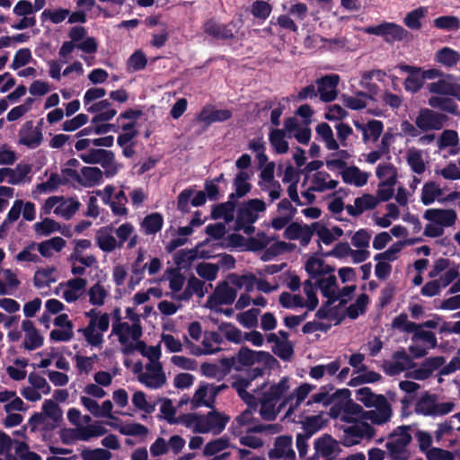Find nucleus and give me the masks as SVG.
I'll return each mask as SVG.
<instances>
[{
	"instance_id": "obj_1",
	"label": "nucleus",
	"mask_w": 460,
	"mask_h": 460,
	"mask_svg": "<svg viewBox=\"0 0 460 460\" xmlns=\"http://www.w3.org/2000/svg\"><path fill=\"white\" fill-rule=\"evenodd\" d=\"M261 375L262 371L261 369L254 368L252 371V378L240 377L233 383V386L239 396L249 406L235 419V422L241 429L240 433L266 431L276 434L280 430L279 425H254L252 423V409L260 403L261 416L267 420L275 419L279 411V407L277 406L279 400L290 390L292 379L284 376L278 383L270 385L258 378Z\"/></svg>"
},
{
	"instance_id": "obj_2",
	"label": "nucleus",
	"mask_w": 460,
	"mask_h": 460,
	"mask_svg": "<svg viewBox=\"0 0 460 460\" xmlns=\"http://www.w3.org/2000/svg\"><path fill=\"white\" fill-rule=\"evenodd\" d=\"M423 218L428 221L423 234L427 237H440L445 228L452 227L458 220L457 212L453 208H429L423 213Z\"/></svg>"
},
{
	"instance_id": "obj_3",
	"label": "nucleus",
	"mask_w": 460,
	"mask_h": 460,
	"mask_svg": "<svg viewBox=\"0 0 460 460\" xmlns=\"http://www.w3.org/2000/svg\"><path fill=\"white\" fill-rule=\"evenodd\" d=\"M228 418L217 411L207 415L186 414L181 417V423L197 433L219 434L226 427Z\"/></svg>"
},
{
	"instance_id": "obj_4",
	"label": "nucleus",
	"mask_w": 460,
	"mask_h": 460,
	"mask_svg": "<svg viewBox=\"0 0 460 460\" xmlns=\"http://www.w3.org/2000/svg\"><path fill=\"white\" fill-rule=\"evenodd\" d=\"M142 336V328L139 323H128V322H115L112 324L110 338L117 341L124 354L135 351Z\"/></svg>"
},
{
	"instance_id": "obj_5",
	"label": "nucleus",
	"mask_w": 460,
	"mask_h": 460,
	"mask_svg": "<svg viewBox=\"0 0 460 460\" xmlns=\"http://www.w3.org/2000/svg\"><path fill=\"white\" fill-rule=\"evenodd\" d=\"M126 366L137 376V381L148 388L158 389L166 382V376L161 362H148L143 365L138 361L131 366L126 362Z\"/></svg>"
},
{
	"instance_id": "obj_6",
	"label": "nucleus",
	"mask_w": 460,
	"mask_h": 460,
	"mask_svg": "<svg viewBox=\"0 0 460 460\" xmlns=\"http://www.w3.org/2000/svg\"><path fill=\"white\" fill-rule=\"evenodd\" d=\"M68 420L75 426V437L83 441H88L93 438H98L106 433V429L102 422H93L84 426L91 420L88 415H82L81 411L75 408H71L67 411Z\"/></svg>"
},
{
	"instance_id": "obj_7",
	"label": "nucleus",
	"mask_w": 460,
	"mask_h": 460,
	"mask_svg": "<svg viewBox=\"0 0 460 460\" xmlns=\"http://www.w3.org/2000/svg\"><path fill=\"white\" fill-rule=\"evenodd\" d=\"M378 180L377 196L383 201L389 200L394 194V187L398 180V170L390 162L380 163L375 170Z\"/></svg>"
},
{
	"instance_id": "obj_8",
	"label": "nucleus",
	"mask_w": 460,
	"mask_h": 460,
	"mask_svg": "<svg viewBox=\"0 0 460 460\" xmlns=\"http://www.w3.org/2000/svg\"><path fill=\"white\" fill-rule=\"evenodd\" d=\"M411 426L397 427L390 436L386 447L392 460H408L411 452L408 446L411 441Z\"/></svg>"
},
{
	"instance_id": "obj_9",
	"label": "nucleus",
	"mask_w": 460,
	"mask_h": 460,
	"mask_svg": "<svg viewBox=\"0 0 460 460\" xmlns=\"http://www.w3.org/2000/svg\"><path fill=\"white\" fill-rule=\"evenodd\" d=\"M265 210V202L259 199H252L242 203L237 211L236 229L243 230L245 234H251L254 229L252 225Z\"/></svg>"
},
{
	"instance_id": "obj_10",
	"label": "nucleus",
	"mask_w": 460,
	"mask_h": 460,
	"mask_svg": "<svg viewBox=\"0 0 460 460\" xmlns=\"http://www.w3.org/2000/svg\"><path fill=\"white\" fill-rule=\"evenodd\" d=\"M80 208V202L74 198L63 196H51L48 198L40 208L42 215L51 213L64 219H70Z\"/></svg>"
},
{
	"instance_id": "obj_11",
	"label": "nucleus",
	"mask_w": 460,
	"mask_h": 460,
	"mask_svg": "<svg viewBox=\"0 0 460 460\" xmlns=\"http://www.w3.org/2000/svg\"><path fill=\"white\" fill-rule=\"evenodd\" d=\"M316 282L323 296L327 298L326 305L318 310L316 315L323 319H333L336 316V312L330 305L337 301V296H339L336 277L333 272H331L316 280Z\"/></svg>"
},
{
	"instance_id": "obj_12",
	"label": "nucleus",
	"mask_w": 460,
	"mask_h": 460,
	"mask_svg": "<svg viewBox=\"0 0 460 460\" xmlns=\"http://www.w3.org/2000/svg\"><path fill=\"white\" fill-rule=\"evenodd\" d=\"M62 416L58 405L52 400H46L42 404V412L33 414L29 420L31 431L52 429Z\"/></svg>"
},
{
	"instance_id": "obj_13",
	"label": "nucleus",
	"mask_w": 460,
	"mask_h": 460,
	"mask_svg": "<svg viewBox=\"0 0 460 460\" xmlns=\"http://www.w3.org/2000/svg\"><path fill=\"white\" fill-rule=\"evenodd\" d=\"M303 290L305 297L284 292L279 296V303L286 308L306 307L308 310H314L318 305L316 288L310 281H305Z\"/></svg>"
},
{
	"instance_id": "obj_14",
	"label": "nucleus",
	"mask_w": 460,
	"mask_h": 460,
	"mask_svg": "<svg viewBox=\"0 0 460 460\" xmlns=\"http://www.w3.org/2000/svg\"><path fill=\"white\" fill-rule=\"evenodd\" d=\"M454 408L453 402H438L435 395L426 394L416 402L415 411L425 416H442L451 412Z\"/></svg>"
},
{
	"instance_id": "obj_15",
	"label": "nucleus",
	"mask_w": 460,
	"mask_h": 460,
	"mask_svg": "<svg viewBox=\"0 0 460 460\" xmlns=\"http://www.w3.org/2000/svg\"><path fill=\"white\" fill-rule=\"evenodd\" d=\"M375 429L364 420L356 421L343 429L342 444L351 447L359 444L363 439H371L375 437Z\"/></svg>"
},
{
	"instance_id": "obj_16",
	"label": "nucleus",
	"mask_w": 460,
	"mask_h": 460,
	"mask_svg": "<svg viewBox=\"0 0 460 460\" xmlns=\"http://www.w3.org/2000/svg\"><path fill=\"white\" fill-rule=\"evenodd\" d=\"M87 280L83 278H73L61 282L56 288L55 293L66 302L75 303L86 292Z\"/></svg>"
},
{
	"instance_id": "obj_17",
	"label": "nucleus",
	"mask_w": 460,
	"mask_h": 460,
	"mask_svg": "<svg viewBox=\"0 0 460 460\" xmlns=\"http://www.w3.org/2000/svg\"><path fill=\"white\" fill-rule=\"evenodd\" d=\"M236 297V290L227 281L219 283L206 302L205 306L218 311L223 305H231Z\"/></svg>"
},
{
	"instance_id": "obj_18",
	"label": "nucleus",
	"mask_w": 460,
	"mask_h": 460,
	"mask_svg": "<svg viewBox=\"0 0 460 460\" xmlns=\"http://www.w3.org/2000/svg\"><path fill=\"white\" fill-rule=\"evenodd\" d=\"M363 31L367 34L381 36L389 43L402 40L407 35V31L402 26L394 22H383L376 26H368Z\"/></svg>"
},
{
	"instance_id": "obj_19",
	"label": "nucleus",
	"mask_w": 460,
	"mask_h": 460,
	"mask_svg": "<svg viewBox=\"0 0 460 460\" xmlns=\"http://www.w3.org/2000/svg\"><path fill=\"white\" fill-rule=\"evenodd\" d=\"M225 385H213L208 384H200L195 391L190 403L192 408L201 406L211 408L217 394L225 389Z\"/></svg>"
},
{
	"instance_id": "obj_20",
	"label": "nucleus",
	"mask_w": 460,
	"mask_h": 460,
	"mask_svg": "<svg viewBox=\"0 0 460 460\" xmlns=\"http://www.w3.org/2000/svg\"><path fill=\"white\" fill-rule=\"evenodd\" d=\"M88 302L95 307H102L111 297V287L104 279H99L86 290Z\"/></svg>"
},
{
	"instance_id": "obj_21",
	"label": "nucleus",
	"mask_w": 460,
	"mask_h": 460,
	"mask_svg": "<svg viewBox=\"0 0 460 460\" xmlns=\"http://www.w3.org/2000/svg\"><path fill=\"white\" fill-rule=\"evenodd\" d=\"M314 447L315 455L326 460H333L341 452L339 442L328 434L316 438L314 442Z\"/></svg>"
},
{
	"instance_id": "obj_22",
	"label": "nucleus",
	"mask_w": 460,
	"mask_h": 460,
	"mask_svg": "<svg viewBox=\"0 0 460 460\" xmlns=\"http://www.w3.org/2000/svg\"><path fill=\"white\" fill-rule=\"evenodd\" d=\"M60 278L58 269L54 265L38 267L33 275V285L36 288L41 289L49 288Z\"/></svg>"
},
{
	"instance_id": "obj_23",
	"label": "nucleus",
	"mask_w": 460,
	"mask_h": 460,
	"mask_svg": "<svg viewBox=\"0 0 460 460\" xmlns=\"http://www.w3.org/2000/svg\"><path fill=\"white\" fill-rule=\"evenodd\" d=\"M353 125L362 133V141L365 144L376 142L384 131L383 122L377 119H370L367 123L354 119Z\"/></svg>"
},
{
	"instance_id": "obj_24",
	"label": "nucleus",
	"mask_w": 460,
	"mask_h": 460,
	"mask_svg": "<svg viewBox=\"0 0 460 460\" xmlns=\"http://www.w3.org/2000/svg\"><path fill=\"white\" fill-rule=\"evenodd\" d=\"M21 327L24 333L22 341V348L24 349L31 351L40 348L43 345L44 338L31 321H22Z\"/></svg>"
},
{
	"instance_id": "obj_25",
	"label": "nucleus",
	"mask_w": 460,
	"mask_h": 460,
	"mask_svg": "<svg viewBox=\"0 0 460 460\" xmlns=\"http://www.w3.org/2000/svg\"><path fill=\"white\" fill-rule=\"evenodd\" d=\"M374 410L364 411V420L367 422L369 420L371 423L376 425H382L388 422L393 415L391 404L388 400L385 398L380 402L374 405Z\"/></svg>"
},
{
	"instance_id": "obj_26",
	"label": "nucleus",
	"mask_w": 460,
	"mask_h": 460,
	"mask_svg": "<svg viewBox=\"0 0 460 460\" xmlns=\"http://www.w3.org/2000/svg\"><path fill=\"white\" fill-rule=\"evenodd\" d=\"M103 172L97 167L84 166L80 171H73L71 178L84 187H93L102 181Z\"/></svg>"
},
{
	"instance_id": "obj_27",
	"label": "nucleus",
	"mask_w": 460,
	"mask_h": 460,
	"mask_svg": "<svg viewBox=\"0 0 460 460\" xmlns=\"http://www.w3.org/2000/svg\"><path fill=\"white\" fill-rule=\"evenodd\" d=\"M445 193L443 188L436 181H428L421 189L420 201L425 206H429L435 202L447 203L445 200Z\"/></svg>"
},
{
	"instance_id": "obj_28",
	"label": "nucleus",
	"mask_w": 460,
	"mask_h": 460,
	"mask_svg": "<svg viewBox=\"0 0 460 460\" xmlns=\"http://www.w3.org/2000/svg\"><path fill=\"white\" fill-rule=\"evenodd\" d=\"M42 133L33 126L32 121H27L19 131V144L29 148H36L42 142Z\"/></svg>"
},
{
	"instance_id": "obj_29",
	"label": "nucleus",
	"mask_w": 460,
	"mask_h": 460,
	"mask_svg": "<svg viewBox=\"0 0 460 460\" xmlns=\"http://www.w3.org/2000/svg\"><path fill=\"white\" fill-rule=\"evenodd\" d=\"M80 402L86 411L95 417L107 418L111 415L113 404L110 400H106L100 404L95 398L81 395Z\"/></svg>"
},
{
	"instance_id": "obj_30",
	"label": "nucleus",
	"mask_w": 460,
	"mask_h": 460,
	"mask_svg": "<svg viewBox=\"0 0 460 460\" xmlns=\"http://www.w3.org/2000/svg\"><path fill=\"white\" fill-rule=\"evenodd\" d=\"M380 201L382 200L379 199L377 194L376 196L372 194H363L356 198L352 205L346 206V210L349 215L358 217L367 210L375 208Z\"/></svg>"
},
{
	"instance_id": "obj_31",
	"label": "nucleus",
	"mask_w": 460,
	"mask_h": 460,
	"mask_svg": "<svg viewBox=\"0 0 460 460\" xmlns=\"http://www.w3.org/2000/svg\"><path fill=\"white\" fill-rule=\"evenodd\" d=\"M0 404L5 412L23 411L28 410L27 404L17 395L13 390L0 387Z\"/></svg>"
},
{
	"instance_id": "obj_32",
	"label": "nucleus",
	"mask_w": 460,
	"mask_h": 460,
	"mask_svg": "<svg viewBox=\"0 0 460 460\" xmlns=\"http://www.w3.org/2000/svg\"><path fill=\"white\" fill-rule=\"evenodd\" d=\"M415 123L423 131L437 130L443 126V117L431 110L423 109L417 116Z\"/></svg>"
},
{
	"instance_id": "obj_33",
	"label": "nucleus",
	"mask_w": 460,
	"mask_h": 460,
	"mask_svg": "<svg viewBox=\"0 0 460 460\" xmlns=\"http://www.w3.org/2000/svg\"><path fill=\"white\" fill-rule=\"evenodd\" d=\"M87 111L94 113L93 124L96 122L109 121L117 114V110L113 108L112 103L108 99L101 100L87 107Z\"/></svg>"
},
{
	"instance_id": "obj_34",
	"label": "nucleus",
	"mask_w": 460,
	"mask_h": 460,
	"mask_svg": "<svg viewBox=\"0 0 460 460\" xmlns=\"http://www.w3.org/2000/svg\"><path fill=\"white\" fill-rule=\"evenodd\" d=\"M292 438L289 436H281L276 438L274 447L269 452L270 458H283L286 460H295L296 453L292 447Z\"/></svg>"
},
{
	"instance_id": "obj_35",
	"label": "nucleus",
	"mask_w": 460,
	"mask_h": 460,
	"mask_svg": "<svg viewBox=\"0 0 460 460\" xmlns=\"http://www.w3.org/2000/svg\"><path fill=\"white\" fill-rule=\"evenodd\" d=\"M305 270L312 279L316 280L334 271V269L326 264L323 259L317 254L308 257L305 263Z\"/></svg>"
},
{
	"instance_id": "obj_36",
	"label": "nucleus",
	"mask_w": 460,
	"mask_h": 460,
	"mask_svg": "<svg viewBox=\"0 0 460 460\" xmlns=\"http://www.w3.org/2000/svg\"><path fill=\"white\" fill-rule=\"evenodd\" d=\"M309 184L311 190L324 192L336 189L339 181L332 179L331 175L324 171H317L309 176Z\"/></svg>"
},
{
	"instance_id": "obj_37",
	"label": "nucleus",
	"mask_w": 460,
	"mask_h": 460,
	"mask_svg": "<svg viewBox=\"0 0 460 460\" xmlns=\"http://www.w3.org/2000/svg\"><path fill=\"white\" fill-rule=\"evenodd\" d=\"M338 75H329L317 81L318 93L323 102H331L337 96Z\"/></svg>"
},
{
	"instance_id": "obj_38",
	"label": "nucleus",
	"mask_w": 460,
	"mask_h": 460,
	"mask_svg": "<svg viewBox=\"0 0 460 460\" xmlns=\"http://www.w3.org/2000/svg\"><path fill=\"white\" fill-rule=\"evenodd\" d=\"M314 234V229L307 225L292 223L285 230V235L288 239L297 240L302 245H307Z\"/></svg>"
},
{
	"instance_id": "obj_39",
	"label": "nucleus",
	"mask_w": 460,
	"mask_h": 460,
	"mask_svg": "<svg viewBox=\"0 0 460 460\" xmlns=\"http://www.w3.org/2000/svg\"><path fill=\"white\" fill-rule=\"evenodd\" d=\"M400 69L408 73V76L404 80V88L408 92H418L424 84V78L421 74V68L408 65L400 66Z\"/></svg>"
},
{
	"instance_id": "obj_40",
	"label": "nucleus",
	"mask_w": 460,
	"mask_h": 460,
	"mask_svg": "<svg viewBox=\"0 0 460 460\" xmlns=\"http://www.w3.org/2000/svg\"><path fill=\"white\" fill-rule=\"evenodd\" d=\"M343 181L355 187L365 186L370 177V173L362 171L358 167L352 165L346 167L341 172Z\"/></svg>"
},
{
	"instance_id": "obj_41",
	"label": "nucleus",
	"mask_w": 460,
	"mask_h": 460,
	"mask_svg": "<svg viewBox=\"0 0 460 460\" xmlns=\"http://www.w3.org/2000/svg\"><path fill=\"white\" fill-rule=\"evenodd\" d=\"M312 227L319 241L326 245L332 244L343 234V230L339 226L328 228L322 222L312 224Z\"/></svg>"
},
{
	"instance_id": "obj_42",
	"label": "nucleus",
	"mask_w": 460,
	"mask_h": 460,
	"mask_svg": "<svg viewBox=\"0 0 460 460\" xmlns=\"http://www.w3.org/2000/svg\"><path fill=\"white\" fill-rule=\"evenodd\" d=\"M95 242L97 246L105 252H111L119 248L118 241L113 236L111 228L108 226H103L97 230Z\"/></svg>"
},
{
	"instance_id": "obj_43",
	"label": "nucleus",
	"mask_w": 460,
	"mask_h": 460,
	"mask_svg": "<svg viewBox=\"0 0 460 460\" xmlns=\"http://www.w3.org/2000/svg\"><path fill=\"white\" fill-rule=\"evenodd\" d=\"M236 358L238 362L244 366H252L260 362L267 363L272 358V357L269 352L255 351L248 349L247 347H243L239 350Z\"/></svg>"
},
{
	"instance_id": "obj_44",
	"label": "nucleus",
	"mask_w": 460,
	"mask_h": 460,
	"mask_svg": "<svg viewBox=\"0 0 460 460\" xmlns=\"http://www.w3.org/2000/svg\"><path fill=\"white\" fill-rule=\"evenodd\" d=\"M222 338L216 332H205L198 355H211L221 349Z\"/></svg>"
},
{
	"instance_id": "obj_45",
	"label": "nucleus",
	"mask_w": 460,
	"mask_h": 460,
	"mask_svg": "<svg viewBox=\"0 0 460 460\" xmlns=\"http://www.w3.org/2000/svg\"><path fill=\"white\" fill-rule=\"evenodd\" d=\"M190 201L194 207L201 206L206 202V193L202 190L194 192L190 190H184L178 197V208L187 211Z\"/></svg>"
},
{
	"instance_id": "obj_46",
	"label": "nucleus",
	"mask_w": 460,
	"mask_h": 460,
	"mask_svg": "<svg viewBox=\"0 0 460 460\" xmlns=\"http://www.w3.org/2000/svg\"><path fill=\"white\" fill-rule=\"evenodd\" d=\"M31 166L25 163L18 164L14 168H7L8 183L20 185L31 181Z\"/></svg>"
},
{
	"instance_id": "obj_47",
	"label": "nucleus",
	"mask_w": 460,
	"mask_h": 460,
	"mask_svg": "<svg viewBox=\"0 0 460 460\" xmlns=\"http://www.w3.org/2000/svg\"><path fill=\"white\" fill-rule=\"evenodd\" d=\"M299 181V174L297 171L292 167L291 165L287 166L284 170L282 181L284 183H288L289 186L288 188V193L290 199L295 202L296 205H302L300 202V199L297 193V182Z\"/></svg>"
},
{
	"instance_id": "obj_48",
	"label": "nucleus",
	"mask_w": 460,
	"mask_h": 460,
	"mask_svg": "<svg viewBox=\"0 0 460 460\" xmlns=\"http://www.w3.org/2000/svg\"><path fill=\"white\" fill-rule=\"evenodd\" d=\"M428 89L429 92L442 94V95H451L459 97L460 87L456 84H455L451 78H443L439 79L437 82H433L428 85Z\"/></svg>"
},
{
	"instance_id": "obj_49",
	"label": "nucleus",
	"mask_w": 460,
	"mask_h": 460,
	"mask_svg": "<svg viewBox=\"0 0 460 460\" xmlns=\"http://www.w3.org/2000/svg\"><path fill=\"white\" fill-rule=\"evenodd\" d=\"M231 112L228 110H217L212 106H206L198 115V119L206 124L221 122L228 119Z\"/></svg>"
},
{
	"instance_id": "obj_50",
	"label": "nucleus",
	"mask_w": 460,
	"mask_h": 460,
	"mask_svg": "<svg viewBox=\"0 0 460 460\" xmlns=\"http://www.w3.org/2000/svg\"><path fill=\"white\" fill-rule=\"evenodd\" d=\"M61 183L60 176L58 173H51L46 181L35 185L31 190V196L34 199H37L40 195L57 190Z\"/></svg>"
},
{
	"instance_id": "obj_51",
	"label": "nucleus",
	"mask_w": 460,
	"mask_h": 460,
	"mask_svg": "<svg viewBox=\"0 0 460 460\" xmlns=\"http://www.w3.org/2000/svg\"><path fill=\"white\" fill-rule=\"evenodd\" d=\"M315 388L314 385L304 383L297 388L294 390L292 394L280 406H284L288 404L289 402H292L294 399L296 400L295 404L291 402L287 415H291L295 409L308 396V394Z\"/></svg>"
},
{
	"instance_id": "obj_52",
	"label": "nucleus",
	"mask_w": 460,
	"mask_h": 460,
	"mask_svg": "<svg viewBox=\"0 0 460 460\" xmlns=\"http://www.w3.org/2000/svg\"><path fill=\"white\" fill-rule=\"evenodd\" d=\"M39 252L42 257L50 258L55 252H59L66 246V241L59 236L50 238L37 243Z\"/></svg>"
},
{
	"instance_id": "obj_53",
	"label": "nucleus",
	"mask_w": 460,
	"mask_h": 460,
	"mask_svg": "<svg viewBox=\"0 0 460 460\" xmlns=\"http://www.w3.org/2000/svg\"><path fill=\"white\" fill-rule=\"evenodd\" d=\"M1 272L3 273L4 281L0 280V296H4L17 289L21 281L18 278L17 270L4 269Z\"/></svg>"
},
{
	"instance_id": "obj_54",
	"label": "nucleus",
	"mask_w": 460,
	"mask_h": 460,
	"mask_svg": "<svg viewBox=\"0 0 460 460\" xmlns=\"http://www.w3.org/2000/svg\"><path fill=\"white\" fill-rule=\"evenodd\" d=\"M131 402L136 410L142 411L146 414H150L155 411L156 402L151 397H148L142 391H136L131 397Z\"/></svg>"
},
{
	"instance_id": "obj_55",
	"label": "nucleus",
	"mask_w": 460,
	"mask_h": 460,
	"mask_svg": "<svg viewBox=\"0 0 460 460\" xmlns=\"http://www.w3.org/2000/svg\"><path fill=\"white\" fill-rule=\"evenodd\" d=\"M434 60L446 67H453L460 61V53L449 47H444L435 53Z\"/></svg>"
},
{
	"instance_id": "obj_56",
	"label": "nucleus",
	"mask_w": 460,
	"mask_h": 460,
	"mask_svg": "<svg viewBox=\"0 0 460 460\" xmlns=\"http://www.w3.org/2000/svg\"><path fill=\"white\" fill-rule=\"evenodd\" d=\"M411 365V359L404 351H397L394 360L385 365V371L388 375L394 376L404 371Z\"/></svg>"
},
{
	"instance_id": "obj_57",
	"label": "nucleus",
	"mask_w": 460,
	"mask_h": 460,
	"mask_svg": "<svg viewBox=\"0 0 460 460\" xmlns=\"http://www.w3.org/2000/svg\"><path fill=\"white\" fill-rule=\"evenodd\" d=\"M39 249L37 243L31 242L24 246L17 254L14 256V260L19 263H40L41 261L40 256L39 255Z\"/></svg>"
},
{
	"instance_id": "obj_58",
	"label": "nucleus",
	"mask_w": 460,
	"mask_h": 460,
	"mask_svg": "<svg viewBox=\"0 0 460 460\" xmlns=\"http://www.w3.org/2000/svg\"><path fill=\"white\" fill-rule=\"evenodd\" d=\"M439 149L452 147L450 155H455L460 152L458 134L455 130L447 129L442 132L438 141Z\"/></svg>"
},
{
	"instance_id": "obj_59",
	"label": "nucleus",
	"mask_w": 460,
	"mask_h": 460,
	"mask_svg": "<svg viewBox=\"0 0 460 460\" xmlns=\"http://www.w3.org/2000/svg\"><path fill=\"white\" fill-rule=\"evenodd\" d=\"M406 162L411 171L417 174H421L426 170V163L421 150L409 148L406 152Z\"/></svg>"
},
{
	"instance_id": "obj_60",
	"label": "nucleus",
	"mask_w": 460,
	"mask_h": 460,
	"mask_svg": "<svg viewBox=\"0 0 460 460\" xmlns=\"http://www.w3.org/2000/svg\"><path fill=\"white\" fill-rule=\"evenodd\" d=\"M363 419L364 410L359 404L350 400L344 402L342 421L355 423L356 421L362 420Z\"/></svg>"
},
{
	"instance_id": "obj_61",
	"label": "nucleus",
	"mask_w": 460,
	"mask_h": 460,
	"mask_svg": "<svg viewBox=\"0 0 460 460\" xmlns=\"http://www.w3.org/2000/svg\"><path fill=\"white\" fill-rule=\"evenodd\" d=\"M251 174L245 171H241L237 173L234 181V192L231 194L234 198H242L250 192L252 185L249 182Z\"/></svg>"
},
{
	"instance_id": "obj_62",
	"label": "nucleus",
	"mask_w": 460,
	"mask_h": 460,
	"mask_svg": "<svg viewBox=\"0 0 460 460\" xmlns=\"http://www.w3.org/2000/svg\"><path fill=\"white\" fill-rule=\"evenodd\" d=\"M315 131L328 150H337L339 148V142L335 139L330 125L325 122L320 123L317 125Z\"/></svg>"
},
{
	"instance_id": "obj_63",
	"label": "nucleus",
	"mask_w": 460,
	"mask_h": 460,
	"mask_svg": "<svg viewBox=\"0 0 460 460\" xmlns=\"http://www.w3.org/2000/svg\"><path fill=\"white\" fill-rule=\"evenodd\" d=\"M343 104L350 110H361L367 107L371 100L370 96L365 93L358 92L355 95H342Z\"/></svg>"
},
{
	"instance_id": "obj_64",
	"label": "nucleus",
	"mask_w": 460,
	"mask_h": 460,
	"mask_svg": "<svg viewBox=\"0 0 460 460\" xmlns=\"http://www.w3.org/2000/svg\"><path fill=\"white\" fill-rule=\"evenodd\" d=\"M163 224L164 219L161 214L152 213L143 219L141 228L146 234H154L161 230Z\"/></svg>"
}]
</instances>
